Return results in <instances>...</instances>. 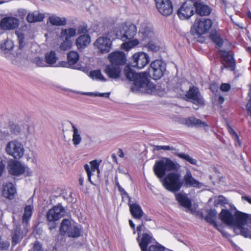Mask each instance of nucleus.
<instances>
[{
    "label": "nucleus",
    "mask_w": 251,
    "mask_h": 251,
    "mask_svg": "<svg viewBox=\"0 0 251 251\" xmlns=\"http://www.w3.org/2000/svg\"><path fill=\"white\" fill-rule=\"evenodd\" d=\"M0 135L1 137L3 139H6L9 137H11V138L13 137V136H11L10 130H9L8 126L7 128L4 129L3 130L0 131Z\"/></svg>",
    "instance_id": "nucleus-50"
},
{
    "label": "nucleus",
    "mask_w": 251,
    "mask_h": 251,
    "mask_svg": "<svg viewBox=\"0 0 251 251\" xmlns=\"http://www.w3.org/2000/svg\"><path fill=\"white\" fill-rule=\"evenodd\" d=\"M50 24L53 25H66L67 20L65 18H60L55 15H51L49 18Z\"/></svg>",
    "instance_id": "nucleus-37"
},
{
    "label": "nucleus",
    "mask_w": 251,
    "mask_h": 251,
    "mask_svg": "<svg viewBox=\"0 0 251 251\" xmlns=\"http://www.w3.org/2000/svg\"><path fill=\"white\" fill-rule=\"evenodd\" d=\"M165 247L158 244L157 245H151L149 249H146V251H164Z\"/></svg>",
    "instance_id": "nucleus-47"
},
{
    "label": "nucleus",
    "mask_w": 251,
    "mask_h": 251,
    "mask_svg": "<svg viewBox=\"0 0 251 251\" xmlns=\"http://www.w3.org/2000/svg\"><path fill=\"white\" fill-rule=\"evenodd\" d=\"M24 127V129L25 128L27 131V133L25 134V137L27 138L28 135L32 134V131H31L30 127L28 125H25V126Z\"/></svg>",
    "instance_id": "nucleus-59"
},
{
    "label": "nucleus",
    "mask_w": 251,
    "mask_h": 251,
    "mask_svg": "<svg viewBox=\"0 0 251 251\" xmlns=\"http://www.w3.org/2000/svg\"><path fill=\"white\" fill-rule=\"evenodd\" d=\"M18 41L19 43V48L18 52L17 53V56L21 57L22 56V51L25 43V42L24 35L23 33H17Z\"/></svg>",
    "instance_id": "nucleus-41"
},
{
    "label": "nucleus",
    "mask_w": 251,
    "mask_h": 251,
    "mask_svg": "<svg viewBox=\"0 0 251 251\" xmlns=\"http://www.w3.org/2000/svg\"><path fill=\"white\" fill-rule=\"evenodd\" d=\"M45 18L43 14L40 13L37 11H34L28 14L26 17V20L29 23H34L41 22Z\"/></svg>",
    "instance_id": "nucleus-34"
},
{
    "label": "nucleus",
    "mask_w": 251,
    "mask_h": 251,
    "mask_svg": "<svg viewBox=\"0 0 251 251\" xmlns=\"http://www.w3.org/2000/svg\"><path fill=\"white\" fill-rule=\"evenodd\" d=\"M155 149L156 150H165V151H174L173 153L177 156L179 158L188 161L191 164L193 165H197V160L195 159L192 158L188 154H185L184 153H178L177 150H176L173 146H156L155 147Z\"/></svg>",
    "instance_id": "nucleus-14"
},
{
    "label": "nucleus",
    "mask_w": 251,
    "mask_h": 251,
    "mask_svg": "<svg viewBox=\"0 0 251 251\" xmlns=\"http://www.w3.org/2000/svg\"><path fill=\"white\" fill-rule=\"evenodd\" d=\"M89 76L93 79L98 80L102 81H105L106 79L101 74L100 70L91 71L90 72Z\"/></svg>",
    "instance_id": "nucleus-44"
},
{
    "label": "nucleus",
    "mask_w": 251,
    "mask_h": 251,
    "mask_svg": "<svg viewBox=\"0 0 251 251\" xmlns=\"http://www.w3.org/2000/svg\"><path fill=\"white\" fill-rule=\"evenodd\" d=\"M8 171L11 175L18 176L25 172V167L19 162H14L9 165Z\"/></svg>",
    "instance_id": "nucleus-24"
},
{
    "label": "nucleus",
    "mask_w": 251,
    "mask_h": 251,
    "mask_svg": "<svg viewBox=\"0 0 251 251\" xmlns=\"http://www.w3.org/2000/svg\"><path fill=\"white\" fill-rule=\"evenodd\" d=\"M108 59L111 64L120 66L124 65L126 62L125 54L122 51H114L108 55Z\"/></svg>",
    "instance_id": "nucleus-17"
},
{
    "label": "nucleus",
    "mask_w": 251,
    "mask_h": 251,
    "mask_svg": "<svg viewBox=\"0 0 251 251\" xmlns=\"http://www.w3.org/2000/svg\"><path fill=\"white\" fill-rule=\"evenodd\" d=\"M72 127L73 131L72 141L74 146L76 147L80 143L82 138L77 128L74 125H73Z\"/></svg>",
    "instance_id": "nucleus-42"
},
{
    "label": "nucleus",
    "mask_w": 251,
    "mask_h": 251,
    "mask_svg": "<svg viewBox=\"0 0 251 251\" xmlns=\"http://www.w3.org/2000/svg\"><path fill=\"white\" fill-rule=\"evenodd\" d=\"M5 152L15 159H20L24 154L25 149L23 144L18 140L8 142L5 147Z\"/></svg>",
    "instance_id": "nucleus-5"
},
{
    "label": "nucleus",
    "mask_w": 251,
    "mask_h": 251,
    "mask_svg": "<svg viewBox=\"0 0 251 251\" xmlns=\"http://www.w3.org/2000/svg\"><path fill=\"white\" fill-rule=\"evenodd\" d=\"M94 47L101 53H106L111 49L112 42L109 38L101 36L98 38L94 43Z\"/></svg>",
    "instance_id": "nucleus-9"
},
{
    "label": "nucleus",
    "mask_w": 251,
    "mask_h": 251,
    "mask_svg": "<svg viewBox=\"0 0 251 251\" xmlns=\"http://www.w3.org/2000/svg\"><path fill=\"white\" fill-rule=\"evenodd\" d=\"M27 202L29 203V205H26L24 209V213L23 215L22 221L23 224L24 226H26L28 225V221L31 216L32 211L33 209V206L31 205L30 203H32L33 200L31 198L29 199Z\"/></svg>",
    "instance_id": "nucleus-25"
},
{
    "label": "nucleus",
    "mask_w": 251,
    "mask_h": 251,
    "mask_svg": "<svg viewBox=\"0 0 251 251\" xmlns=\"http://www.w3.org/2000/svg\"><path fill=\"white\" fill-rule=\"evenodd\" d=\"M33 251H43L41 245L39 244V242H36L33 248Z\"/></svg>",
    "instance_id": "nucleus-56"
},
{
    "label": "nucleus",
    "mask_w": 251,
    "mask_h": 251,
    "mask_svg": "<svg viewBox=\"0 0 251 251\" xmlns=\"http://www.w3.org/2000/svg\"><path fill=\"white\" fill-rule=\"evenodd\" d=\"M215 202H216L217 204L224 205L227 203L228 201L225 197L220 195L218 197V200L215 201Z\"/></svg>",
    "instance_id": "nucleus-51"
},
{
    "label": "nucleus",
    "mask_w": 251,
    "mask_h": 251,
    "mask_svg": "<svg viewBox=\"0 0 251 251\" xmlns=\"http://www.w3.org/2000/svg\"><path fill=\"white\" fill-rule=\"evenodd\" d=\"M230 89V86L227 83H223L221 86V89L224 92H227Z\"/></svg>",
    "instance_id": "nucleus-55"
},
{
    "label": "nucleus",
    "mask_w": 251,
    "mask_h": 251,
    "mask_svg": "<svg viewBox=\"0 0 251 251\" xmlns=\"http://www.w3.org/2000/svg\"><path fill=\"white\" fill-rule=\"evenodd\" d=\"M219 51L222 59V65L221 68L222 71L225 68L228 69L231 71H234L235 68V62L232 56L226 50H220Z\"/></svg>",
    "instance_id": "nucleus-12"
},
{
    "label": "nucleus",
    "mask_w": 251,
    "mask_h": 251,
    "mask_svg": "<svg viewBox=\"0 0 251 251\" xmlns=\"http://www.w3.org/2000/svg\"><path fill=\"white\" fill-rule=\"evenodd\" d=\"M146 44H148V50L152 52H157L160 49L159 46L156 44L152 43L151 42V40L148 43H146Z\"/></svg>",
    "instance_id": "nucleus-49"
},
{
    "label": "nucleus",
    "mask_w": 251,
    "mask_h": 251,
    "mask_svg": "<svg viewBox=\"0 0 251 251\" xmlns=\"http://www.w3.org/2000/svg\"><path fill=\"white\" fill-rule=\"evenodd\" d=\"M99 165L100 163L97 160H94L90 162V165L86 164L84 166V169L87 174L88 180L92 184H94L92 180V177L96 176V174L98 176L100 174Z\"/></svg>",
    "instance_id": "nucleus-18"
},
{
    "label": "nucleus",
    "mask_w": 251,
    "mask_h": 251,
    "mask_svg": "<svg viewBox=\"0 0 251 251\" xmlns=\"http://www.w3.org/2000/svg\"><path fill=\"white\" fill-rule=\"evenodd\" d=\"M6 160L3 155L0 154V177L4 171Z\"/></svg>",
    "instance_id": "nucleus-48"
},
{
    "label": "nucleus",
    "mask_w": 251,
    "mask_h": 251,
    "mask_svg": "<svg viewBox=\"0 0 251 251\" xmlns=\"http://www.w3.org/2000/svg\"><path fill=\"white\" fill-rule=\"evenodd\" d=\"M33 62L38 67H44L48 66L46 63V61H44L42 58L39 57H35L34 59Z\"/></svg>",
    "instance_id": "nucleus-46"
},
{
    "label": "nucleus",
    "mask_w": 251,
    "mask_h": 251,
    "mask_svg": "<svg viewBox=\"0 0 251 251\" xmlns=\"http://www.w3.org/2000/svg\"><path fill=\"white\" fill-rule=\"evenodd\" d=\"M51 222L52 223L49 224V229L50 230H51L52 229H54L56 226V224L54 223V222Z\"/></svg>",
    "instance_id": "nucleus-61"
},
{
    "label": "nucleus",
    "mask_w": 251,
    "mask_h": 251,
    "mask_svg": "<svg viewBox=\"0 0 251 251\" xmlns=\"http://www.w3.org/2000/svg\"><path fill=\"white\" fill-rule=\"evenodd\" d=\"M165 64L160 60H155L152 61L149 69V75L153 79L157 80L159 79L163 74L165 70Z\"/></svg>",
    "instance_id": "nucleus-6"
},
{
    "label": "nucleus",
    "mask_w": 251,
    "mask_h": 251,
    "mask_svg": "<svg viewBox=\"0 0 251 251\" xmlns=\"http://www.w3.org/2000/svg\"><path fill=\"white\" fill-rule=\"evenodd\" d=\"M19 24V20L14 17H7L3 18L0 22V26L4 29H14L16 28Z\"/></svg>",
    "instance_id": "nucleus-19"
},
{
    "label": "nucleus",
    "mask_w": 251,
    "mask_h": 251,
    "mask_svg": "<svg viewBox=\"0 0 251 251\" xmlns=\"http://www.w3.org/2000/svg\"><path fill=\"white\" fill-rule=\"evenodd\" d=\"M217 211L215 209L207 210V215L205 216L204 219L207 222L214 226L219 230L218 226L215 222V219L217 216Z\"/></svg>",
    "instance_id": "nucleus-35"
},
{
    "label": "nucleus",
    "mask_w": 251,
    "mask_h": 251,
    "mask_svg": "<svg viewBox=\"0 0 251 251\" xmlns=\"http://www.w3.org/2000/svg\"><path fill=\"white\" fill-rule=\"evenodd\" d=\"M87 26L86 24H83L79 25L76 29L78 34L84 33L87 32Z\"/></svg>",
    "instance_id": "nucleus-52"
},
{
    "label": "nucleus",
    "mask_w": 251,
    "mask_h": 251,
    "mask_svg": "<svg viewBox=\"0 0 251 251\" xmlns=\"http://www.w3.org/2000/svg\"><path fill=\"white\" fill-rule=\"evenodd\" d=\"M182 180L183 181V185L186 187L201 188L203 186L202 183L199 182L193 177L191 171L188 169L187 170Z\"/></svg>",
    "instance_id": "nucleus-16"
},
{
    "label": "nucleus",
    "mask_w": 251,
    "mask_h": 251,
    "mask_svg": "<svg viewBox=\"0 0 251 251\" xmlns=\"http://www.w3.org/2000/svg\"><path fill=\"white\" fill-rule=\"evenodd\" d=\"M249 95L250 97V100L246 105V108L248 112L250 113V115L251 117V89H250V91L249 93Z\"/></svg>",
    "instance_id": "nucleus-54"
},
{
    "label": "nucleus",
    "mask_w": 251,
    "mask_h": 251,
    "mask_svg": "<svg viewBox=\"0 0 251 251\" xmlns=\"http://www.w3.org/2000/svg\"><path fill=\"white\" fill-rule=\"evenodd\" d=\"M79 56L78 53L75 51H70L67 55L68 65L73 69H78L75 67V65L79 60Z\"/></svg>",
    "instance_id": "nucleus-32"
},
{
    "label": "nucleus",
    "mask_w": 251,
    "mask_h": 251,
    "mask_svg": "<svg viewBox=\"0 0 251 251\" xmlns=\"http://www.w3.org/2000/svg\"><path fill=\"white\" fill-rule=\"evenodd\" d=\"M209 37L219 47L223 46V40L222 39L220 34L217 31L212 30L210 32Z\"/></svg>",
    "instance_id": "nucleus-39"
},
{
    "label": "nucleus",
    "mask_w": 251,
    "mask_h": 251,
    "mask_svg": "<svg viewBox=\"0 0 251 251\" xmlns=\"http://www.w3.org/2000/svg\"><path fill=\"white\" fill-rule=\"evenodd\" d=\"M228 131H229V133L231 135H232L233 137L234 138L235 140L238 143L239 145H240L239 137L238 136L236 132L231 127H228Z\"/></svg>",
    "instance_id": "nucleus-53"
},
{
    "label": "nucleus",
    "mask_w": 251,
    "mask_h": 251,
    "mask_svg": "<svg viewBox=\"0 0 251 251\" xmlns=\"http://www.w3.org/2000/svg\"><path fill=\"white\" fill-rule=\"evenodd\" d=\"M144 226V225L143 223H142L141 225H139L137 227V231L138 235V238H137V240H139V238L140 237L139 234L141 233V231L142 230V228Z\"/></svg>",
    "instance_id": "nucleus-58"
},
{
    "label": "nucleus",
    "mask_w": 251,
    "mask_h": 251,
    "mask_svg": "<svg viewBox=\"0 0 251 251\" xmlns=\"http://www.w3.org/2000/svg\"><path fill=\"white\" fill-rule=\"evenodd\" d=\"M180 167V165L176 162L169 158L164 157L161 160L156 161L153 169L155 175L159 178H163L167 172L174 171L169 173L164 178L162 184L169 191L176 192L179 191L183 186L181 174L176 172Z\"/></svg>",
    "instance_id": "nucleus-1"
},
{
    "label": "nucleus",
    "mask_w": 251,
    "mask_h": 251,
    "mask_svg": "<svg viewBox=\"0 0 251 251\" xmlns=\"http://www.w3.org/2000/svg\"><path fill=\"white\" fill-rule=\"evenodd\" d=\"M182 123L188 127L200 128L208 126V125L206 123L193 116L183 119Z\"/></svg>",
    "instance_id": "nucleus-20"
},
{
    "label": "nucleus",
    "mask_w": 251,
    "mask_h": 251,
    "mask_svg": "<svg viewBox=\"0 0 251 251\" xmlns=\"http://www.w3.org/2000/svg\"><path fill=\"white\" fill-rule=\"evenodd\" d=\"M242 199L247 201L249 203L251 204V198L249 196H242Z\"/></svg>",
    "instance_id": "nucleus-62"
},
{
    "label": "nucleus",
    "mask_w": 251,
    "mask_h": 251,
    "mask_svg": "<svg viewBox=\"0 0 251 251\" xmlns=\"http://www.w3.org/2000/svg\"><path fill=\"white\" fill-rule=\"evenodd\" d=\"M125 197H126L128 199V203L131 202V198L129 196L128 194L126 193H126H123V195H122V198L124 199Z\"/></svg>",
    "instance_id": "nucleus-63"
},
{
    "label": "nucleus",
    "mask_w": 251,
    "mask_h": 251,
    "mask_svg": "<svg viewBox=\"0 0 251 251\" xmlns=\"http://www.w3.org/2000/svg\"><path fill=\"white\" fill-rule=\"evenodd\" d=\"M110 95V93H97V95H95L96 96L101 97H105L108 98Z\"/></svg>",
    "instance_id": "nucleus-60"
},
{
    "label": "nucleus",
    "mask_w": 251,
    "mask_h": 251,
    "mask_svg": "<svg viewBox=\"0 0 251 251\" xmlns=\"http://www.w3.org/2000/svg\"><path fill=\"white\" fill-rule=\"evenodd\" d=\"M159 12L164 16L171 15L173 11V5L170 0H154Z\"/></svg>",
    "instance_id": "nucleus-15"
},
{
    "label": "nucleus",
    "mask_w": 251,
    "mask_h": 251,
    "mask_svg": "<svg viewBox=\"0 0 251 251\" xmlns=\"http://www.w3.org/2000/svg\"><path fill=\"white\" fill-rule=\"evenodd\" d=\"M65 213L64 208L58 204L50 209L46 214V218L50 222L57 221L62 217L64 216Z\"/></svg>",
    "instance_id": "nucleus-11"
},
{
    "label": "nucleus",
    "mask_w": 251,
    "mask_h": 251,
    "mask_svg": "<svg viewBox=\"0 0 251 251\" xmlns=\"http://www.w3.org/2000/svg\"><path fill=\"white\" fill-rule=\"evenodd\" d=\"M12 136H21L24 133V127L17 124L11 123L8 126Z\"/></svg>",
    "instance_id": "nucleus-33"
},
{
    "label": "nucleus",
    "mask_w": 251,
    "mask_h": 251,
    "mask_svg": "<svg viewBox=\"0 0 251 251\" xmlns=\"http://www.w3.org/2000/svg\"><path fill=\"white\" fill-rule=\"evenodd\" d=\"M57 59L56 54L54 51L47 52L45 54V61L48 66H52L56 62Z\"/></svg>",
    "instance_id": "nucleus-38"
},
{
    "label": "nucleus",
    "mask_w": 251,
    "mask_h": 251,
    "mask_svg": "<svg viewBox=\"0 0 251 251\" xmlns=\"http://www.w3.org/2000/svg\"><path fill=\"white\" fill-rule=\"evenodd\" d=\"M62 42L61 43L59 48L61 50L65 51L71 49L72 45L71 40L62 39Z\"/></svg>",
    "instance_id": "nucleus-45"
},
{
    "label": "nucleus",
    "mask_w": 251,
    "mask_h": 251,
    "mask_svg": "<svg viewBox=\"0 0 251 251\" xmlns=\"http://www.w3.org/2000/svg\"><path fill=\"white\" fill-rule=\"evenodd\" d=\"M194 2L192 0H188L183 3L177 11V15L180 19H187L194 14Z\"/></svg>",
    "instance_id": "nucleus-10"
},
{
    "label": "nucleus",
    "mask_w": 251,
    "mask_h": 251,
    "mask_svg": "<svg viewBox=\"0 0 251 251\" xmlns=\"http://www.w3.org/2000/svg\"><path fill=\"white\" fill-rule=\"evenodd\" d=\"M76 32V29L73 27L62 28L60 32V38L61 39L71 40V38L74 37Z\"/></svg>",
    "instance_id": "nucleus-31"
},
{
    "label": "nucleus",
    "mask_w": 251,
    "mask_h": 251,
    "mask_svg": "<svg viewBox=\"0 0 251 251\" xmlns=\"http://www.w3.org/2000/svg\"><path fill=\"white\" fill-rule=\"evenodd\" d=\"M18 15L22 18H24L26 14V11L24 9H20L18 11Z\"/></svg>",
    "instance_id": "nucleus-57"
},
{
    "label": "nucleus",
    "mask_w": 251,
    "mask_h": 251,
    "mask_svg": "<svg viewBox=\"0 0 251 251\" xmlns=\"http://www.w3.org/2000/svg\"><path fill=\"white\" fill-rule=\"evenodd\" d=\"M212 21L210 19H205L203 21H195L194 24L195 29H191L190 32L193 36L202 35L207 32L211 27Z\"/></svg>",
    "instance_id": "nucleus-8"
},
{
    "label": "nucleus",
    "mask_w": 251,
    "mask_h": 251,
    "mask_svg": "<svg viewBox=\"0 0 251 251\" xmlns=\"http://www.w3.org/2000/svg\"><path fill=\"white\" fill-rule=\"evenodd\" d=\"M139 34L144 45H146V43H148L153 36V33L151 28L147 26L145 24L142 25L141 28L139 30Z\"/></svg>",
    "instance_id": "nucleus-23"
},
{
    "label": "nucleus",
    "mask_w": 251,
    "mask_h": 251,
    "mask_svg": "<svg viewBox=\"0 0 251 251\" xmlns=\"http://www.w3.org/2000/svg\"><path fill=\"white\" fill-rule=\"evenodd\" d=\"M186 98L190 101L195 104L202 105L204 104V100L199 89L195 86L189 88L186 94Z\"/></svg>",
    "instance_id": "nucleus-13"
},
{
    "label": "nucleus",
    "mask_w": 251,
    "mask_h": 251,
    "mask_svg": "<svg viewBox=\"0 0 251 251\" xmlns=\"http://www.w3.org/2000/svg\"><path fill=\"white\" fill-rule=\"evenodd\" d=\"M16 193V189L12 183L4 185L2 191L3 196L9 199H13Z\"/></svg>",
    "instance_id": "nucleus-28"
},
{
    "label": "nucleus",
    "mask_w": 251,
    "mask_h": 251,
    "mask_svg": "<svg viewBox=\"0 0 251 251\" xmlns=\"http://www.w3.org/2000/svg\"><path fill=\"white\" fill-rule=\"evenodd\" d=\"M152 237L148 233H143L141 241L139 242V246L142 251H146L148 245L151 242Z\"/></svg>",
    "instance_id": "nucleus-36"
},
{
    "label": "nucleus",
    "mask_w": 251,
    "mask_h": 251,
    "mask_svg": "<svg viewBox=\"0 0 251 251\" xmlns=\"http://www.w3.org/2000/svg\"><path fill=\"white\" fill-rule=\"evenodd\" d=\"M219 219L226 224L234 226L235 233L246 238H251V215L239 211L234 215L226 209H223L219 215Z\"/></svg>",
    "instance_id": "nucleus-2"
},
{
    "label": "nucleus",
    "mask_w": 251,
    "mask_h": 251,
    "mask_svg": "<svg viewBox=\"0 0 251 251\" xmlns=\"http://www.w3.org/2000/svg\"><path fill=\"white\" fill-rule=\"evenodd\" d=\"M27 231V230L26 228L21 230L20 227L17 226L12 233V242L13 245H16L20 242Z\"/></svg>",
    "instance_id": "nucleus-26"
},
{
    "label": "nucleus",
    "mask_w": 251,
    "mask_h": 251,
    "mask_svg": "<svg viewBox=\"0 0 251 251\" xmlns=\"http://www.w3.org/2000/svg\"><path fill=\"white\" fill-rule=\"evenodd\" d=\"M176 198L179 203L184 207L189 208L191 207V201L185 194H176Z\"/></svg>",
    "instance_id": "nucleus-29"
},
{
    "label": "nucleus",
    "mask_w": 251,
    "mask_h": 251,
    "mask_svg": "<svg viewBox=\"0 0 251 251\" xmlns=\"http://www.w3.org/2000/svg\"><path fill=\"white\" fill-rule=\"evenodd\" d=\"M150 62V58L148 54L144 52H138L134 53L130 59V65L134 68L142 69Z\"/></svg>",
    "instance_id": "nucleus-7"
},
{
    "label": "nucleus",
    "mask_w": 251,
    "mask_h": 251,
    "mask_svg": "<svg viewBox=\"0 0 251 251\" xmlns=\"http://www.w3.org/2000/svg\"><path fill=\"white\" fill-rule=\"evenodd\" d=\"M113 32L115 38L124 41L122 44V48L126 50H128L139 43L137 39H133L137 32L136 26L134 24H126L123 26L122 30L121 27H116Z\"/></svg>",
    "instance_id": "nucleus-4"
},
{
    "label": "nucleus",
    "mask_w": 251,
    "mask_h": 251,
    "mask_svg": "<svg viewBox=\"0 0 251 251\" xmlns=\"http://www.w3.org/2000/svg\"><path fill=\"white\" fill-rule=\"evenodd\" d=\"M130 213L132 217L136 219H140L144 214L141 206L137 203H128Z\"/></svg>",
    "instance_id": "nucleus-27"
},
{
    "label": "nucleus",
    "mask_w": 251,
    "mask_h": 251,
    "mask_svg": "<svg viewBox=\"0 0 251 251\" xmlns=\"http://www.w3.org/2000/svg\"><path fill=\"white\" fill-rule=\"evenodd\" d=\"M104 72L111 78L117 79L120 77L121 68L120 66L111 64L105 67Z\"/></svg>",
    "instance_id": "nucleus-21"
},
{
    "label": "nucleus",
    "mask_w": 251,
    "mask_h": 251,
    "mask_svg": "<svg viewBox=\"0 0 251 251\" xmlns=\"http://www.w3.org/2000/svg\"><path fill=\"white\" fill-rule=\"evenodd\" d=\"M69 237L77 238L80 236V229L74 224H73L67 233Z\"/></svg>",
    "instance_id": "nucleus-43"
},
{
    "label": "nucleus",
    "mask_w": 251,
    "mask_h": 251,
    "mask_svg": "<svg viewBox=\"0 0 251 251\" xmlns=\"http://www.w3.org/2000/svg\"><path fill=\"white\" fill-rule=\"evenodd\" d=\"M90 37L88 34H83L79 36L76 40V45L80 49L87 46L90 43Z\"/></svg>",
    "instance_id": "nucleus-30"
},
{
    "label": "nucleus",
    "mask_w": 251,
    "mask_h": 251,
    "mask_svg": "<svg viewBox=\"0 0 251 251\" xmlns=\"http://www.w3.org/2000/svg\"><path fill=\"white\" fill-rule=\"evenodd\" d=\"M72 224H73L71 223V222L69 220L64 219L60 224L59 228L60 234L62 235H64L65 234H67L70 229V227H71Z\"/></svg>",
    "instance_id": "nucleus-40"
},
{
    "label": "nucleus",
    "mask_w": 251,
    "mask_h": 251,
    "mask_svg": "<svg viewBox=\"0 0 251 251\" xmlns=\"http://www.w3.org/2000/svg\"><path fill=\"white\" fill-rule=\"evenodd\" d=\"M194 7L195 8L196 13L201 16H208L212 11V9L210 6L201 1L194 2Z\"/></svg>",
    "instance_id": "nucleus-22"
},
{
    "label": "nucleus",
    "mask_w": 251,
    "mask_h": 251,
    "mask_svg": "<svg viewBox=\"0 0 251 251\" xmlns=\"http://www.w3.org/2000/svg\"><path fill=\"white\" fill-rule=\"evenodd\" d=\"M115 181L116 185L117 186L118 188H119V187H121L118 181V176H115Z\"/></svg>",
    "instance_id": "nucleus-64"
},
{
    "label": "nucleus",
    "mask_w": 251,
    "mask_h": 251,
    "mask_svg": "<svg viewBox=\"0 0 251 251\" xmlns=\"http://www.w3.org/2000/svg\"><path fill=\"white\" fill-rule=\"evenodd\" d=\"M124 74L129 81H133L131 91L133 92L150 93L154 88L153 83L150 82L146 72L136 73L129 66H125Z\"/></svg>",
    "instance_id": "nucleus-3"
}]
</instances>
